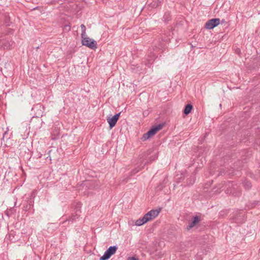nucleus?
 <instances>
[{
	"label": "nucleus",
	"mask_w": 260,
	"mask_h": 260,
	"mask_svg": "<svg viewBox=\"0 0 260 260\" xmlns=\"http://www.w3.org/2000/svg\"><path fill=\"white\" fill-rule=\"evenodd\" d=\"M82 44L83 45L86 46L92 49H94L97 48L96 42L94 40L90 39L86 36L82 38Z\"/></svg>",
	"instance_id": "nucleus-1"
},
{
	"label": "nucleus",
	"mask_w": 260,
	"mask_h": 260,
	"mask_svg": "<svg viewBox=\"0 0 260 260\" xmlns=\"http://www.w3.org/2000/svg\"><path fill=\"white\" fill-rule=\"evenodd\" d=\"M117 249V247L116 246H110L100 258V260H108L116 252Z\"/></svg>",
	"instance_id": "nucleus-2"
},
{
	"label": "nucleus",
	"mask_w": 260,
	"mask_h": 260,
	"mask_svg": "<svg viewBox=\"0 0 260 260\" xmlns=\"http://www.w3.org/2000/svg\"><path fill=\"white\" fill-rule=\"evenodd\" d=\"M220 22L219 18H213L206 22L205 27L208 29H211L217 26Z\"/></svg>",
	"instance_id": "nucleus-3"
},
{
	"label": "nucleus",
	"mask_w": 260,
	"mask_h": 260,
	"mask_svg": "<svg viewBox=\"0 0 260 260\" xmlns=\"http://www.w3.org/2000/svg\"><path fill=\"white\" fill-rule=\"evenodd\" d=\"M120 113H118L117 114H116L113 116L111 117L110 116H108L107 118V120L108 123L109 124V127L110 128H113L114 126H115V124H116L119 117H120Z\"/></svg>",
	"instance_id": "nucleus-4"
},
{
	"label": "nucleus",
	"mask_w": 260,
	"mask_h": 260,
	"mask_svg": "<svg viewBox=\"0 0 260 260\" xmlns=\"http://www.w3.org/2000/svg\"><path fill=\"white\" fill-rule=\"evenodd\" d=\"M224 186H225V187H226L227 188L225 191L226 193H232L233 194L235 193L234 192V189L236 188V187H237L236 185H234L233 183L228 182L226 183L224 182Z\"/></svg>",
	"instance_id": "nucleus-5"
},
{
	"label": "nucleus",
	"mask_w": 260,
	"mask_h": 260,
	"mask_svg": "<svg viewBox=\"0 0 260 260\" xmlns=\"http://www.w3.org/2000/svg\"><path fill=\"white\" fill-rule=\"evenodd\" d=\"M200 221V217L198 216L193 217V220L189 221L188 224L187 226V230H190L194 227Z\"/></svg>",
	"instance_id": "nucleus-6"
},
{
	"label": "nucleus",
	"mask_w": 260,
	"mask_h": 260,
	"mask_svg": "<svg viewBox=\"0 0 260 260\" xmlns=\"http://www.w3.org/2000/svg\"><path fill=\"white\" fill-rule=\"evenodd\" d=\"M162 128V125L159 124L156 125L152 128H151L149 131L147 132V135L152 136L154 135L159 130H160Z\"/></svg>",
	"instance_id": "nucleus-7"
},
{
	"label": "nucleus",
	"mask_w": 260,
	"mask_h": 260,
	"mask_svg": "<svg viewBox=\"0 0 260 260\" xmlns=\"http://www.w3.org/2000/svg\"><path fill=\"white\" fill-rule=\"evenodd\" d=\"M79 213H80V210H77L76 212L73 214L69 219H68V221L69 222H71L72 223L77 221L80 217Z\"/></svg>",
	"instance_id": "nucleus-8"
},
{
	"label": "nucleus",
	"mask_w": 260,
	"mask_h": 260,
	"mask_svg": "<svg viewBox=\"0 0 260 260\" xmlns=\"http://www.w3.org/2000/svg\"><path fill=\"white\" fill-rule=\"evenodd\" d=\"M231 220H232V222H235L238 224L242 223L245 221V219H244V215L241 214L236 217L231 219Z\"/></svg>",
	"instance_id": "nucleus-9"
},
{
	"label": "nucleus",
	"mask_w": 260,
	"mask_h": 260,
	"mask_svg": "<svg viewBox=\"0 0 260 260\" xmlns=\"http://www.w3.org/2000/svg\"><path fill=\"white\" fill-rule=\"evenodd\" d=\"M83 185L86 187H88V188H95V185L94 182L93 181L91 180H86L84 181L83 183Z\"/></svg>",
	"instance_id": "nucleus-10"
},
{
	"label": "nucleus",
	"mask_w": 260,
	"mask_h": 260,
	"mask_svg": "<svg viewBox=\"0 0 260 260\" xmlns=\"http://www.w3.org/2000/svg\"><path fill=\"white\" fill-rule=\"evenodd\" d=\"M148 221V218H145L144 216L142 218L137 220L135 222V225L137 226H141Z\"/></svg>",
	"instance_id": "nucleus-11"
},
{
	"label": "nucleus",
	"mask_w": 260,
	"mask_h": 260,
	"mask_svg": "<svg viewBox=\"0 0 260 260\" xmlns=\"http://www.w3.org/2000/svg\"><path fill=\"white\" fill-rule=\"evenodd\" d=\"M192 109V106L191 104H187L185 106L183 113L185 115L189 114Z\"/></svg>",
	"instance_id": "nucleus-12"
},
{
	"label": "nucleus",
	"mask_w": 260,
	"mask_h": 260,
	"mask_svg": "<svg viewBox=\"0 0 260 260\" xmlns=\"http://www.w3.org/2000/svg\"><path fill=\"white\" fill-rule=\"evenodd\" d=\"M160 211V209H153L149 211L150 213L151 214L152 217L154 218H155L156 216H158L159 212Z\"/></svg>",
	"instance_id": "nucleus-13"
},
{
	"label": "nucleus",
	"mask_w": 260,
	"mask_h": 260,
	"mask_svg": "<svg viewBox=\"0 0 260 260\" xmlns=\"http://www.w3.org/2000/svg\"><path fill=\"white\" fill-rule=\"evenodd\" d=\"M196 180V177L194 176H191L190 178H188L186 180V184L188 185H192L194 183Z\"/></svg>",
	"instance_id": "nucleus-14"
},
{
	"label": "nucleus",
	"mask_w": 260,
	"mask_h": 260,
	"mask_svg": "<svg viewBox=\"0 0 260 260\" xmlns=\"http://www.w3.org/2000/svg\"><path fill=\"white\" fill-rule=\"evenodd\" d=\"M242 184H243V185L244 187L246 189L248 190V189H249L251 188V183H250L249 181H248V180H245L243 182Z\"/></svg>",
	"instance_id": "nucleus-15"
},
{
	"label": "nucleus",
	"mask_w": 260,
	"mask_h": 260,
	"mask_svg": "<svg viewBox=\"0 0 260 260\" xmlns=\"http://www.w3.org/2000/svg\"><path fill=\"white\" fill-rule=\"evenodd\" d=\"M81 38H83L84 36H86V27L85 26L82 24L81 25Z\"/></svg>",
	"instance_id": "nucleus-16"
},
{
	"label": "nucleus",
	"mask_w": 260,
	"mask_h": 260,
	"mask_svg": "<svg viewBox=\"0 0 260 260\" xmlns=\"http://www.w3.org/2000/svg\"><path fill=\"white\" fill-rule=\"evenodd\" d=\"M184 179V176L183 174H181L180 175H177L176 176V180H177L178 182H181L182 180Z\"/></svg>",
	"instance_id": "nucleus-17"
},
{
	"label": "nucleus",
	"mask_w": 260,
	"mask_h": 260,
	"mask_svg": "<svg viewBox=\"0 0 260 260\" xmlns=\"http://www.w3.org/2000/svg\"><path fill=\"white\" fill-rule=\"evenodd\" d=\"M144 216L145 218H148V221L153 219V218L152 217L151 214L150 213L149 211L147 213L145 214Z\"/></svg>",
	"instance_id": "nucleus-18"
},
{
	"label": "nucleus",
	"mask_w": 260,
	"mask_h": 260,
	"mask_svg": "<svg viewBox=\"0 0 260 260\" xmlns=\"http://www.w3.org/2000/svg\"><path fill=\"white\" fill-rule=\"evenodd\" d=\"M151 137V136H149L148 135H147V132L145 134H144L143 136V139L145 140H147L148 139H149L150 137Z\"/></svg>",
	"instance_id": "nucleus-19"
},
{
	"label": "nucleus",
	"mask_w": 260,
	"mask_h": 260,
	"mask_svg": "<svg viewBox=\"0 0 260 260\" xmlns=\"http://www.w3.org/2000/svg\"><path fill=\"white\" fill-rule=\"evenodd\" d=\"M127 260H137L135 257H130L128 258Z\"/></svg>",
	"instance_id": "nucleus-20"
},
{
	"label": "nucleus",
	"mask_w": 260,
	"mask_h": 260,
	"mask_svg": "<svg viewBox=\"0 0 260 260\" xmlns=\"http://www.w3.org/2000/svg\"><path fill=\"white\" fill-rule=\"evenodd\" d=\"M148 111H144V112H143V115H144V116L147 115H148Z\"/></svg>",
	"instance_id": "nucleus-21"
},
{
	"label": "nucleus",
	"mask_w": 260,
	"mask_h": 260,
	"mask_svg": "<svg viewBox=\"0 0 260 260\" xmlns=\"http://www.w3.org/2000/svg\"><path fill=\"white\" fill-rule=\"evenodd\" d=\"M81 207V204L78 203L77 204V208H80Z\"/></svg>",
	"instance_id": "nucleus-22"
},
{
	"label": "nucleus",
	"mask_w": 260,
	"mask_h": 260,
	"mask_svg": "<svg viewBox=\"0 0 260 260\" xmlns=\"http://www.w3.org/2000/svg\"><path fill=\"white\" fill-rule=\"evenodd\" d=\"M139 170H137V171H133V174H135V173H136L138 172H139Z\"/></svg>",
	"instance_id": "nucleus-23"
},
{
	"label": "nucleus",
	"mask_w": 260,
	"mask_h": 260,
	"mask_svg": "<svg viewBox=\"0 0 260 260\" xmlns=\"http://www.w3.org/2000/svg\"><path fill=\"white\" fill-rule=\"evenodd\" d=\"M158 6V4H156V5L153 4L152 6H153V7H157Z\"/></svg>",
	"instance_id": "nucleus-24"
},
{
	"label": "nucleus",
	"mask_w": 260,
	"mask_h": 260,
	"mask_svg": "<svg viewBox=\"0 0 260 260\" xmlns=\"http://www.w3.org/2000/svg\"><path fill=\"white\" fill-rule=\"evenodd\" d=\"M158 1H159V3H161V1L160 0H158Z\"/></svg>",
	"instance_id": "nucleus-25"
},
{
	"label": "nucleus",
	"mask_w": 260,
	"mask_h": 260,
	"mask_svg": "<svg viewBox=\"0 0 260 260\" xmlns=\"http://www.w3.org/2000/svg\"><path fill=\"white\" fill-rule=\"evenodd\" d=\"M224 187L223 185H222V186H221V188H223Z\"/></svg>",
	"instance_id": "nucleus-26"
},
{
	"label": "nucleus",
	"mask_w": 260,
	"mask_h": 260,
	"mask_svg": "<svg viewBox=\"0 0 260 260\" xmlns=\"http://www.w3.org/2000/svg\"><path fill=\"white\" fill-rule=\"evenodd\" d=\"M235 196H238V194L237 193H235Z\"/></svg>",
	"instance_id": "nucleus-27"
}]
</instances>
